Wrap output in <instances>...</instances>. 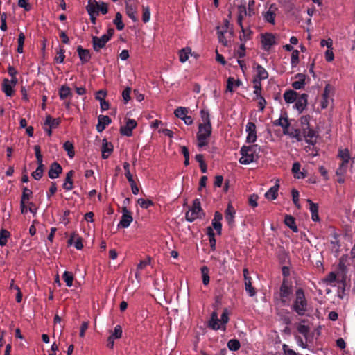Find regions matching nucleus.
I'll return each instance as SVG.
<instances>
[{
    "label": "nucleus",
    "mask_w": 355,
    "mask_h": 355,
    "mask_svg": "<svg viewBox=\"0 0 355 355\" xmlns=\"http://www.w3.org/2000/svg\"><path fill=\"white\" fill-rule=\"evenodd\" d=\"M261 148L257 144L248 146H243L241 148L240 153L242 155L239 162L241 164H249L255 162L259 157Z\"/></svg>",
    "instance_id": "1"
},
{
    "label": "nucleus",
    "mask_w": 355,
    "mask_h": 355,
    "mask_svg": "<svg viewBox=\"0 0 355 355\" xmlns=\"http://www.w3.org/2000/svg\"><path fill=\"white\" fill-rule=\"evenodd\" d=\"M291 309L298 315H305L308 310V302L305 297L304 291L299 288L295 291V298L291 306Z\"/></svg>",
    "instance_id": "2"
},
{
    "label": "nucleus",
    "mask_w": 355,
    "mask_h": 355,
    "mask_svg": "<svg viewBox=\"0 0 355 355\" xmlns=\"http://www.w3.org/2000/svg\"><path fill=\"white\" fill-rule=\"evenodd\" d=\"M212 132L211 125L199 124L197 133L198 146L202 148L208 144V139Z\"/></svg>",
    "instance_id": "3"
},
{
    "label": "nucleus",
    "mask_w": 355,
    "mask_h": 355,
    "mask_svg": "<svg viewBox=\"0 0 355 355\" xmlns=\"http://www.w3.org/2000/svg\"><path fill=\"white\" fill-rule=\"evenodd\" d=\"M293 286L287 279H284L280 286L279 297L282 305L284 306L290 300V296L293 294Z\"/></svg>",
    "instance_id": "4"
},
{
    "label": "nucleus",
    "mask_w": 355,
    "mask_h": 355,
    "mask_svg": "<svg viewBox=\"0 0 355 355\" xmlns=\"http://www.w3.org/2000/svg\"><path fill=\"white\" fill-rule=\"evenodd\" d=\"M201 214H204L200 201L198 198H196L193 201L191 209L186 213L185 218L189 222H193L196 219L201 218Z\"/></svg>",
    "instance_id": "5"
},
{
    "label": "nucleus",
    "mask_w": 355,
    "mask_h": 355,
    "mask_svg": "<svg viewBox=\"0 0 355 355\" xmlns=\"http://www.w3.org/2000/svg\"><path fill=\"white\" fill-rule=\"evenodd\" d=\"M132 220L133 218L131 212L126 207H123L122 216L118 225V227H121L122 228H127L130 226V223L132 222Z\"/></svg>",
    "instance_id": "6"
},
{
    "label": "nucleus",
    "mask_w": 355,
    "mask_h": 355,
    "mask_svg": "<svg viewBox=\"0 0 355 355\" xmlns=\"http://www.w3.org/2000/svg\"><path fill=\"white\" fill-rule=\"evenodd\" d=\"M108 41V37L103 35L99 37L97 36H92V42L94 50L98 52L100 49L105 46Z\"/></svg>",
    "instance_id": "7"
},
{
    "label": "nucleus",
    "mask_w": 355,
    "mask_h": 355,
    "mask_svg": "<svg viewBox=\"0 0 355 355\" xmlns=\"http://www.w3.org/2000/svg\"><path fill=\"white\" fill-rule=\"evenodd\" d=\"M243 272L245 279V289L249 296L253 297L256 295L257 292L252 285V278L249 276L248 270L247 268H244Z\"/></svg>",
    "instance_id": "8"
},
{
    "label": "nucleus",
    "mask_w": 355,
    "mask_h": 355,
    "mask_svg": "<svg viewBox=\"0 0 355 355\" xmlns=\"http://www.w3.org/2000/svg\"><path fill=\"white\" fill-rule=\"evenodd\" d=\"M261 44L265 51H269L272 46L276 44L275 37L272 33H265L261 35Z\"/></svg>",
    "instance_id": "9"
},
{
    "label": "nucleus",
    "mask_w": 355,
    "mask_h": 355,
    "mask_svg": "<svg viewBox=\"0 0 355 355\" xmlns=\"http://www.w3.org/2000/svg\"><path fill=\"white\" fill-rule=\"evenodd\" d=\"M137 126V122L135 119H128L125 126L120 128V133L122 135L130 137L132 135V130Z\"/></svg>",
    "instance_id": "10"
},
{
    "label": "nucleus",
    "mask_w": 355,
    "mask_h": 355,
    "mask_svg": "<svg viewBox=\"0 0 355 355\" xmlns=\"http://www.w3.org/2000/svg\"><path fill=\"white\" fill-rule=\"evenodd\" d=\"M246 132H248L246 142H255L257 140V130L255 123L253 122H248L246 125Z\"/></svg>",
    "instance_id": "11"
},
{
    "label": "nucleus",
    "mask_w": 355,
    "mask_h": 355,
    "mask_svg": "<svg viewBox=\"0 0 355 355\" xmlns=\"http://www.w3.org/2000/svg\"><path fill=\"white\" fill-rule=\"evenodd\" d=\"M137 3H131L125 4V12L127 15L134 21H138L137 17Z\"/></svg>",
    "instance_id": "12"
},
{
    "label": "nucleus",
    "mask_w": 355,
    "mask_h": 355,
    "mask_svg": "<svg viewBox=\"0 0 355 355\" xmlns=\"http://www.w3.org/2000/svg\"><path fill=\"white\" fill-rule=\"evenodd\" d=\"M308 101V95L302 94L297 97L294 107L301 113L306 108Z\"/></svg>",
    "instance_id": "13"
},
{
    "label": "nucleus",
    "mask_w": 355,
    "mask_h": 355,
    "mask_svg": "<svg viewBox=\"0 0 355 355\" xmlns=\"http://www.w3.org/2000/svg\"><path fill=\"white\" fill-rule=\"evenodd\" d=\"M304 138L305 139V141L311 145H314L317 141V133L316 132L309 128L305 131H302Z\"/></svg>",
    "instance_id": "14"
},
{
    "label": "nucleus",
    "mask_w": 355,
    "mask_h": 355,
    "mask_svg": "<svg viewBox=\"0 0 355 355\" xmlns=\"http://www.w3.org/2000/svg\"><path fill=\"white\" fill-rule=\"evenodd\" d=\"M62 172V168L61 165L59 163L54 162L50 166L48 175L51 179H55L59 177Z\"/></svg>",
    "instance_id": "15"
},
{
    "label": "nucleus",
    "mask_w": 355,
    "mask_h": 355,
    "mask_svg": "<svg viewBox=\"0 0 355 355\" xmlns=\"http://www.w3.org/2000/svg\"><path fill=\"white\" fill-rule=\"evenodd\" d=\"M277 11V7L275 3L271 4L268 11L263 15L265 20L272 24H274Z\"/></svg>",
    "instance_id": "16"
},
{
    "label": "nucleus",
    "mask_w": 355,
    "mask_h": 355,
    "mask_svg": "<svg viewBox=\"0 0 355 355\" xmlns=\"http://www.w3.org/2000/svg\"><path fill=\"white\" fill-rule=\"evenodd\" d=\"M113 145L111 142H108L105 139H103L102 141V158L106 159L109 157L111 153L113 152Z\"/></svg>",
    "instance_id": "17"
},
{
    "label": "nucleus",
    "mask_w": 355,
    "mask_h": 355,
    "mask_svg": "<svg viewBox=\"0 0 355 355\" xmlns=\"http://www.w3.org/2000/svg\"><path fill=\"white\" fill-rule=\"evenodd\" d=\"M273 125L275 126H280L281 128H282L283 133L284 135H287L288 133V130L290 128L291 123L286 116H281L279 119L275 120L273 121Z\"/></svg>",
    "instance_id": "18"
},
{
    "label": "nucleus",
    "mask_w": 355,
    "mask_h": 355,
    "mask_svg": "<svg viewBox=\"0 0 355 355\" xmlns=\"http://www.w3.org/2000/svg\"><path fill=\"white\" fill-rule=\"evenodd\" d=\"M111 122L112 120L108 116L99 115L98 117V124L96 125L97 131L98 132H103Z\"/></svg>",
    "instance_id": "19"
},
{
    "label": "nucleus",
    "mask_w": 355,
    "mask_h": 355,
    "mask_svg": "<svg viewBox=\"0 0 355 355\" xmlns=\"http://www.w3.org/2000/svg\"><path fill=\"white\" fill-rule=\"evenodd\" d=\"M77 52L83 63H87L90 60L91 53L89 49H83L82 46L80 45L77 47Z\"/></svg>",
    "instance_id": "20"
},
{
    "label": "nucleus",
    "mask_w": 355,
    "mask_h": 355,
    "mask_svg": "<svg viewBox=\"0 0 355 355\" xmlns=\"http://www.w3.org/2000/svg\"><path fill=\"white\" fill-rule=\"evenodd\" d=\"M106 94H107L105 91L99 90L97 92L96 96V98L100 101L101 108L103 111L107 110L109 108V103L104 99Z\"/></svg>",
    "instance_id": "21"
},
{
    "label": "nucleus",
    "mask_w": 355,
    "mask_h": 355,
    "mask_svg": "<svg viewBox=\"0 0 355 355\" xmlns=\"http://www.w3.org/2000/svg\"><path fill=\"white\" fill-rule=\"evenodd\" d=\"M68 243L70 245H72V243H74V246L77 250H82L83 248L82 238L76 233H73L71 235Z\"/></svg>",
    "instance_id": "22"
},
{
    "label": "nucleus",
    "mask_w": 355,
    "mask_h": 355,
    "mask_svg": "<svg viewBox=\"0 0 355 355\" xmlns=\"http://www.w3.org/2000/svg\"><path fill=\"white\" fill-rule=\"evenodd\" d=\"M37 163L38 166L36 170L31 173V175L35 180H39L43 175L44 165L43 164V159L37 160Z\"/></svg>",
    "instance_id": "23"
},
{
    "label": "nucleus",
    "mask_w": 355,
    "mask_h": 355,
    "mask_svg": "<svg viewBox=\"0 0 355 355\" xmlns=\"http://www.w3.org/2000/svg\"><path fill=\"white\" fill-rule=\"evenodd\" d=\"M257 75L254 77V79L262 80H266L268 77V73L261 65L257 64L256 66Z\"/></svg>",
    "instance_id": "24"
},
{
    "label": "nucleus",
    "mask_w": 355,
    "mask_h": 355,
    "mask_svg": "<svg viewBox=\"0 0 355 355\" xmlns=\"http://www.w3.org/2000/svg\"><path fill=\"white\" fill-rule=\"evenodd\" d=\"M298 96H299V94L297 92H296L294 90L290 89V90L286 91L284 92V101H286V103H293L296 101L297 97Z\"/></svg>",
    "instance_id": "25"
},
{
    "label": "nucleus",
    "mask_w": 355,
    "mask_h": 355,
    "mask_svg": "<svg viewBox=\"0 0 355 355\" xmlns=\"http://www.w3.org/2000/svg\"><path fill=\"white\" fill-rule=\"evenodd\" d=\"M219 320L218 318V313L216 311H214L211 315V318L208 323V327L213 330H218L220 329V325L218 324Z\"/></svg>",
    "instance_id": "26"
},
{
    "label": "nucleus",
    "mask_w": 355,
    "mask_h": 355,
    "mask_svg": "<svg viewBox=\"0 0 355 355\" xmlns=\"http://www.w3.org/2000/svg\"><path fill=\"white\" fill-rule=\"evenodd\" d=\"M234 214H235V210H234V207L230 204H229L227 205V209L225 210V220H226L227 223H228V225H230L234 222Z\"/></svg>",
    "instance_id": "27"
},
{
    "label": "nucleus",
    "mask_w": 355,
    "mask_h": 355,
    "mask_svg": "<svg viewBox=\"0 0 355 355\" xmlns=\"http://www.w3.org/2000/svg\"><path fill=\"white\" fill-rule=\"evenodd\" d=\"M12 85L10 83L8 78H4L2 83V91L7 96H12L14 94Z\"/></svg>",
    "instance_id": "28"
},
{
    "label": "nucleus",
    "mask_w": 355,
    "mask_h": 355,
    "mask_svg": "<svg viewBox=\"0 0 355 355\" xmlns=\"http://www.w3.org/2000/svg\"><path fill=\"white\" fill-rule=\"evenodd\" d=\"M61 121L59 118H52L50 115L46 117L44 125L50 127V128H56L59 126Z\"/></svg>",
    "instance_id": "29"
},
{
    "label": "nucleus",
    "mask_w": 355,
    "mask_h": 355,
    "mask_svg": "<svg viewBox=\"0 0 355 355\" xmlns=\"http://www.w3.org/2000/svg\"><path fill=\"white\" fill-rule=\"evenodd\" d=\"M295 77L299 80L294 81L292 83V87L295 89H300L303 88L305 85V75L303 73H297Z\"/></svg>",
    "instance_id": "30"
},
{
    "label": "nucleus",
    "mask_w": 355,
    "mask_h": 355,
    "mask_svg": "<svg viewBox=\"0 0 355 355\" xmlns=\"http://www.w3.org/2000/svg\"><path fill=\"white\" fill-rule=\"evenodd\" d=\"M284 223L294 232H297L298 229L297 225H295V220L294 217H293L291 215H286L284 218Z\"/></svg>",
    "instance_id": "31"
},
{
    "label": "nucleus",
    "mask_w": 355,
    "mask_h": 355,
    "mask_svg": "<svg viewBox=\"0 0 355 355\" xmlns=\"http://www.w3.org/2000/svg\"><path fill=\"white\" fill-rule=\"evenodd\" d=\"M243 4L247 8L248 10V16L251 17L255 15V1L254 0H241Z\"/></svg>",
    "instance_id": "32"
},
{
    "label": "nucleus",
    "mask_w": 355,
    "mask_h": 355,
    "mask_svg": "<svg viewBox=\"0 0 355 355\" xmlns=\"http://www.w3.org/2000/svg\"><path fill=\"white\" fill-rule=\"evenodd\" d=\"M59 96L61 100H64L72 96L71 89L67 85H62L59 89Z\"/></svg>",
    "instance_id": "33"
},
{
    "label": "nucleus",
    "mask_w": 355,
    "mask_h": 355,
    "mask_svg": "<svg viewBox=\"0 0 355 355\" xmlns=\"http://www.w3.org/2000/svg\"><path fill=\"white\" fill-rule=\"evenodd\" d=\"M301 165L299 162H295L292 166V173L294 175V177L297 179H302L305 178V175L304 173L300 172Z\"/></svg>",
    "instance_id": "34"
},
{
    "label": "nucleus",
    "mask_w": 355,
    "mask_h": 355,
    "mask_svg": "<svg viewBox=\"0 0 355 355\" xmlns=\"http://www.w3.org/2000/svg\"><path fill=\"white\" fill-rule=\"evenodd\" d=\"M92 3H94L93 1H90L89 5H87L86 10L90 17L91 22L93 24H95L96 21V16L98 15L94 12V4L92 5Z\"/></svg>",
    "instance_id": "35"
},
{
    "label": "nucleus",
    "mask_w": 355,
    "mask_h": 355,
    "mask_svg": "<svg viewBox=\"0 0 355 355\" xmlns=\"http://www.w3.org/2000/svg\"><path fill=\"white\" fill-rule=\"evenodd\" d=\"M279 189V184H275L265 193V197L267 199L275 200L277 197V192Z\"/></svg>",
    "instance_id": "36"
},
{
    "label": "nucleus",
    "mask_w": 355,
    "mask_h": 355,
    "mask_svg": "<svg viewBox=\"0 0 355 355\" xmlns=\"http://www.w3.org/2000/svg\"><path fill=\"white\" fill-rule=\"evenodd\" d=\"M191 49L189 47L184 48L179 51L180 61L182 63L189 59V55L191 53Z\"/></svg>",
    "instance_id": "37"
},
{
    "label": "nucleus",
    "mask_w": 355,
    "mask_h": 355,
    "mask_svg": "<svg viewBox=\"0 0 355 355\" xmlns=\"http://www.w3.org/2000/svg\"><path fill=\"white\" fill-rule=\"evenodd\" d=\"M10 236V233L9 231L1 229L0 230V245L4 246L6 245L8 242V239Z\"/></svg>",
    "instance_id": "38"
},
{
    "label": "nucleus",
    "mask_w": 355,
    "mask_h": 355,
    "mask_svg": "<svg viewBox=\"0 0 355 355\" xmlns=\"http://www.w3.org/2000/svg\"><path fill=\"white\" fill-rule=\"evenodd\" d=\"M63 148L67 152V155L70 158H73L74 157V147L71 142L67 141L64 143Z\"/></svg>",
    "instance_id": "39"
},
{
    "label": "nucleus",
    "mask_w": 355,
    "mask_h": 355,
    "mask_svg": "<svg viewBox=\"0 0 355 355\" xmlns=\"http://www.w3.org/2000/svg\"><path fill=\"white\" fill-rule=\"evenodd\" d=\"M113 23L115 24L117 30L121 31L124 28L125 25L122 21V15L120 12L116 14Z\"/></svg>",
    "instance_id": "40"
},
{
    "label": "nucleus",
    "mask_w": 355,
    "mask_h": 355,
    "mask_svg": "<svg viewBox=\"0 0 355 355\" xmlns=\"http://www.w3.org/2000/svg\"><path fill=\"white\" fill-rule=\"evenodd\" d=\"M227 347L231 351H237L241 347V344L237 339H230L227 342Z\"/></svg>",
    "instance_id": "41"
},
{
    "label": "nucleus",
    "mask_w": 355,
    "mask_h": 355,
    "mask_svg": "<svg viewBox=\"0 0 355 355\" xmlns=\"http://www.w3.org/2000/svg\"><path fill=\"white\" fill-rule=\"evenodd\" d=\"M300 124H301L300 129L302 131H305L310 128V124H309L310 116L309 115L302 116L300 118Z\"/></svg>",
    "instance_id": "42"
},
{
    "label": "nucleus",
    "mask_w": 355,
    "mask_h": 355,
    "mask_svg": "<svg viewBox=\"0 0 355 355\" xmlns=\"http://www.w3.org/2000/svg\"><path fill=\"white\" fill-rule=\"evenodd\" d=\"M187 108L183 107H179L174 111L175 116L182 120L187 116Z\"/></svg>",
    "instance_id": "43"
},
{
    "label": "nucleus",
    "mask_w": 355,
    "mask_h": 355,
    "mask_svg": "<svg viewBox=\"0 0 355 355\" xmlns=\"http://www.w3.org/2000/svg\"><path fill=\"white\" fill-rule=\"evenodd\" d=\"M200 270L202 273V282L204 285H208L210 281L209 268L207 266H203Z\"/></svg>",
    "instance_id": "44"
},
{
    "label": "nucleus",
    "mask_w": 355,
    "mask_h": 355,
    "mask_svg": "<svg viewBox=\"0 0 355 355\" xmlns=\"http://www.w3.org/2000/svg\"><path fill=\"white\" fill-rule=\"evenodd\" d=\"M62 278L68 287H71L72 286L73 275L71 272L65 271L62 275Z\"/></svg>",
    "instance_id": "45"
},
{
    "label": "nucleus",
    "mask_w": 355,
    "mask_h": 355,
    "mask_svg": "<svg viewBox=\"0 0 355 355\" xmlns=\"http://www.w3.org/2000/svg\"><path fill=\"white\" fill-rule=\"evenodd\" d=\"M227 24H228V22L226 21L225 29L220 31L219 28H218V31H217L218 38L219 42L220 43H222L223 44H224L225 46L227 45V41L225 40V36H224V33L227 31Z\"/></svg>",
    "instance_id": "46"
},
{
    "label": "nucleus",
    "mask_w": 355,
    "mask_h": 355,
    "mask_svg": "<svg viewBox=\"0 0 355 355\" xmlns=\"http://www.w3.org/2000/svg\"><path fill=\"white\" fill-rule=\"evenodd\" d=\"M64 53L65 49L64 47H60L59 50L57 51L58 55L54 58L56 63H63L65 58Z\"/></svg>",
    "instance_id": "47"
},
{
    "label": "nucleus",
    "mask_w": 355,
    "mask_h": 355,
    "mask_svg": "<svg viewBox=\"0 0 355 355\" xmlns=\"http://www.w3.org/2000/svg\"><path fill=\"white\" fill-rule=\"evenodd\" d=\"M24 40H25L24 34L23 33H20L18 36V40H17L18 46H17V51L19 53H23Z\"/></svg>",
    "instance_id": "48"
},
{
    "label": "nucleus",
    "mask_w": 355,
    "mask_h": 355,
    "mask_svg": "<svg viewBox=\"0 0 355 355\" xmlns=\"http://www.w3.org/2000/svg\"><path fill=\"white\" fill-rule=\"evenodd\" d=\"M248 16V10L244 4L241 1V4L238 6V17L244 18Z\"/></svg>",
    "instance_id": "49"
},
{
    "label": "nucleus",
    "mask_w": 355,
    "mask_h": 355,
    "mask_svg": "<svg viewBox=\"0 0 355 355\" xmlns=\"http://www.w3.org/2000/svg\"><path fill=\"white\" fill-rule=\"evenodd\" d=\"M33 192L27 187H23V192L20 201L27 202L32 196Z\"/></svg>",
    "instance_id": "50"
},
{
    "label": "nucleus",
    "mask_w": 355,
    "mask_h": 355,
    "mask_svg": "<svg viewBox=\"0 0 355 355\" xmlns=\"http://www.w3.org/2000/svg\"><path fill=\"white\" fill-rule=\"evenodd\" d=\"M200 116L202 118V120L203 123L202 124L205 125H211L209 118V113L207 110H201L200 111Z\"/></svg>",
    "instance_id": "51"
},
{
    "label": "nucleus",
    "mask_w": 355,
    "mask_h": 355,
    "mask_svg": "<svg viewBox=\"0 0 355 355\" xmlns=\"http://www.w3.org/2000/svg\"><path fill=\"white\" fill-rule=\"evenodd\" d=\"M338 156L340 157L343 162L345 163H349L350 156L349 153L347 149L340 150L338 153Z\"/></svg>",
    "instance_id": "52"
},
{
    "label": "nucleus",
    "mask_w": 355,
    "mask_h": 355,
    "mask_svg": "<svg viewBox=\"0 0 355 355\" xmlns=\"http://www.w3.org/2000/svg\"><path fill=\"white\" fill-rule=\"evenodd\" d=\"M261 80H259L257 79L253 78V87L254 88V94L256 95V96H259L261 95Z\"/></svg>",
    "instance_id": "53"
},
{
    "label": "nucleus",
    "mask_w": 355,
    "mask_h": 355,
    "mask_svg": "<svg viewBox=\"0 0 355 355\" xmlns=\"http://www.w3.org/2000/svg\"><path fill=\"white\" fill-rule=\"evenodd\" d=\"M300 52L297 50H293L291 54V63L293 67L299 63Z\"/></svg>",
    "instance_id": "54"
},
{
    "label": "nucleus",
    "mask_w": 355,
    "mask_h": 355,
    "mask_svg": "<svg viewBox=\"0 0 355 355\" xmlns=\"http://www.w3.org/2000/svg\"><path fill=\"white\" fill-rule=\"evenodd\" d=\"M292 198H293V204L297 207L298 209L300 208V205L299 204V192L297 189H293L291 191Z\"/></svg>",
    "instance_id": "55"
},
{
    "label": "nucleus",
    "mask_w": 355,
    "mask_h": 355,
    "mask_svg": "<svg viewBox=\"0 0 355 355\" xmlns=\"http://www.w3.org/2000/svg\"><path fill=\"white\" fill-rule=\"evenodd\" d=\"M138 204L141 207L144 209H148L150 206L153 205V202L150 200H145L144 198H139L137 200Z\"/></svg>",
    "instance_id": "56"
},
{
    "label": "nucleus",
    "mask_w": 355,
    "mask_h": 355,
    "mask_svg": "<svg viewBox=\"0 0 355 355\" xmlns=\"http://www.w3.org/2000/svg\"><path fill=\"white\" fill-rule=\"evenodd\" d=\"M347 164H348V163H345V162L342 161L339 167L336 170V175L338 176H343L347 171Z\"/></svg>",
    "instance_id": "57"
},
{
    "label": "nucleus",
    "mask_w": 355,
    "mask_h": 355,
    "mask_svg": "<svg viewBox=\"0 0 355 355\" xmlns=\"http://www.w3.org/2000/svg\"><path fill=\"white\" fill-rule=\"evenodd\" d=\"M142 7H143L142 21L144 23H147L149 21L150 18V9L148 7H145L144 6Z\"/></svg>",
    "instance_id": "58"
},
{
    "label": "nucleus",
    "mask_w": 355,
    "mask_h": 355,
    "mask_svg": "<svg viewBox=\"0 0 355 355\" xmlns=\"http://www.w3.org/2000/svg\"><path fill=\"white\" fill-rule=\"evenodd\" d=\"M254 99L259 100L258 105H259V110L260 112H263L266 105V101L265 100L264 97L263 96L259 95V96H256Z\"/></svg>",
    "instance_id": "59"
},
{
    "label": "nucleus",
    "mask_w": 355,
    "mask_h": 355,
    "mask_svg": "<svg viewBox=\"0 0 355 355\" xmlns=\"http://www.w3.org/2000/svg\"><path fill=\"white\" fill-rule=\"evenodd\" d=\"M122 328L120 325H116L114 328V332L110 335V336H113V338L116 339L121 338L122 336Z\"/></svg>",
    "instance_id": "60"
},
{
    "label": "nucleus",
    "mask_w": 355,
    "mask_h": 355,
    "mask_svg": "<svg viewBox=\"0 0 355 355\" xmlns=\"http://www.w3.org/2000/svg\"><path fill=\"white\" fill-rule=\"evenodd\" d=\"M151 258L148 257L145 260L140 261L139 263L137 265V270H142L145 268L147 266L150 264Z\"/></svg>",
    "instance_id": "61"
},
{
    "label": "nucleus",
    "mask_w": 355,
    "mask_h": 355,
    "mask_svg": "<svg viewBox=\"0 0 355 355\" xmlns=\"http://www.w3.org/2000/svg\"><path fill=\"white\" fill-rule=\"evenodd\" d=\"M297 331L300 334H302L303 336H304L305 337H306L308 333L309 332V327L306 325H304V324H299L297 326Z\"/></svg>",
    "instance_id": "62"
},
{
    "label": "nucleus",
    "mask_w": 355,
    "mask_h": 355,
    "mask_svg": "<svg viewBox=\"0 0 355 355\" xmlns=\"http://www.w3.org/2000/svg\"><path fill=\"white\" fill-rule=\"evenodd\" d=\"M258 198H259V197L256 194L250 195L249 198H248V203H249V205L251 207H257V205H258V204H257Z\"/></svg>",
    "instance_id": "63"
},
{
    "label": "nucleus",
    "mask_w": 355,
    "mask_h": 355,
    "mask_svg": "<svg viewBox=\"0 0 355 355\" xmlns=\"http://www.w3.org/2000/svg\"><path fill=\"white\" fill-rule=\"evenodd\" d=\"M131 88L128 87L122 92V96L124 102L126 103L130 99Z\"/></svg>",
    "instance_id": "64"
}]
</instances>
